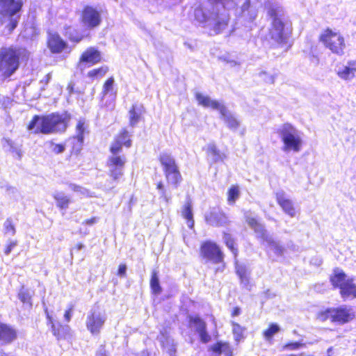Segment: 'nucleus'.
<instances>
[{"mask_svg":"<svg viewBox=\"0 0 356 356\" xmlns=\"http://www.w3.org/2000/svg\"><path fill=\"white\" fill-rule=\"evenodd\" d=\"M241 4V14L247 15L250 20L256 17L257 5L251 0H207V4L197 7L194 10L195 19L204 26L213 29L216 33L222 31L229 19L228 10Z\"/></svg>","mask_w":356,"mask_h":356,"instance_id":"obj_1","label":"nucleus"},{"mask_svg":"<svg viewBox=\"0 0 356 356\" xmlns=\"http://www.w3.org/2000/svg\"><path fill=\"white\" fill-rule=\"evenodd\" d=\"M70 119V116L67 113H51L42 116L35 115L28 125V129L33 130L34 134H49L63 132L67 127Z\"/></svg>","mask_w":356,"mask_h":356,"instance_id":"obj_2","label":"nucleus"},{"mask_svg":"<svg viewBox=\"0 0 356 356\" xmlns=\"http://www.w3.org/2000/svg\"><path fill=\"white\" fill-rule=\"evenodd\" d=\"M26 49L3 47L0 49V73L3 79L10 77L19 67V59H27Z\"/></svg>","mask_w":356,"mask_h":356,"instance_id":"obj_3","label":"nucleus"},{"mask_svg":"<svg viewBox=\"0 0 356 356\" xmlns=\"http://www.w3.org/2000/svg\"><path fill=\"white\" fill-rule=\"evenodd\" d=\"M195 98L199 104L202 106L211 107L214 110L218 111L221 118L229 129L234 131L237 130L240 126V122L223 104L218 101L213 100L209 96H205L200 92L195 94Z\"/></svg>","mask_w":356,"mask_h":356,"instance_id":"obj_4","label":"nucleus"},{"mask_svg":"<svg viewBox=\"0 0 356 356\" xmlns=\"http://www.w3.org/2000/svg\"><path fill=\"white\" fill-rule=\"evenodd\" d=\"M268 13L273 19L272 29L270 31L271 38L279 44L285 43L288 33L285 29L283 8L278 4H272L268 8Z\"/></svg>","mask_w":356,"mask_h":356,"instance_id":"obj_5","label":"nucleus"},{"mask_svg":"<svg viewBox=\"0 0 356 356\" xmlns=\"http://www.w3.org/2000/svg\"><path fill=\"white\" fill-rule=\"evenodd\" d=\"M284 145L282 149L288 152L293 151L299 152L301 149L302 140L300 131L290 123L282 124L277 130Z\"/></svg>","mask_w":356,"mask_h":356,"instance_id":"obj_6","label":"nucleus"},{"mask_svg":"<svg viewBox=\"0 0 356 356\" xmlns=\"http://www.w3.org/2000/svg\"><path fill=\"white\" fill-rule=\"evenodd\" d=\"M22 0H0V20L2 24L9 21L6 27L10 31L17 26L19 18L17 14L22 7Z\"/></svg>","mask_w":356,"mask_h":356,"instance_id":"obj_7","label":"nucleus"},{"mask_svg":"<svg viewBox=\"0 0 356 356\" xmlns=\"http://www.w3.org/2000/svg\"><path fill=\"white\" fill-rule=\"evenodd\" d=\"M159 160L168 184L177 188L181 181L182 177L175 159L168 153H162Z\"/></svg>","mask_w":356,"mask_h":356,"instance_id":"obj_8","label":"nucleus"},{"mask_svg":"<svg viewBox=\"0 0 356 356\" xmlns=\"http://www.w3.org/2000/svg\"><path fill=\"white\" fill-rule=\"evenodd\" d=\"M107 316L104 312H102L96 308L91 309L86 317V328L92 335H98L103 328Z\"/></svg>","mask_w":356,"mask_h":356,"instance_id":"obj_9","label":"nucleus"},{"mask_svg":"<svg viewBox=\"0 0 356 356\" xmlns=\"http://www.w3.org/2000/svg\"><path fill=\"white\" fill-rule=\"evenodd\" d=\"M320 39L325 46L330 49L332 53L338 55L343 54L345 42L343 38L340 33L333 32L330 29H327L324 33L321 35Z\"/></svg>","mask_w":356,"mask_h":356,"instance_id":"obj_10","label":"nucleus"},{"mask_svg":"<svg viewBox=\"0 0 356 356\" xmlns=\"http://www.w3.org/2000/svg\"><path fill=\"white\" fill-rule=\"evenodd\" d=\"M324 315V318H330L332 321L337 322L340 324L349 322L355 316L352 309L344 306L336 309H328L322 316Z\"/></svg>","mask_w":356,"mask_h":356,"instance_id":"obj_11","label":"nucleus"},{"mask_svg":"<svg viewBox=\"0 0 356 356\" xmlns=\"http://www.w3.org/2000/svg\"><path fill=\"white\" fill-rule=\"evenodd\" d=\"M200 251L204 259L213 264H219L223 261V254L214 243L205 242L202 245Z\"/></svg>","mask_w":356,"mask_h":356,"instance_id":"obj_12","label":"nucleus"},{"mask_svg":"<svg viewBox=\"0 0 356 356\" xmlns=\"http://www.w3.org/2000/svg\"><path fill=\"white\" fill-rule=\"evenodd\" d=\"M81 21L86 27L94 29L102 22L100 13L92 6H87L82 11Z\"/></svg>","mask_w":356,"mask_h":356,"instance_id":"obj_13","label":"nucleus"},{"mask_svg":"<svg viewBox=\"0 0 356 356\" xmlns=\"http://www.w3.org/2000/svg\"><path fill=\"white\" fill-rule=\"evenodd\" d=\"M102 56L99 51L95 47L88 48L81 56L78 63V68L83 71L86 65H93L101 61Z\"/></svg>","mask_w":356,"mask_h":356,"instance_id":"obj_14","label":"nucleus"},{"mask_svg":"<svg viewBox=\"0 0 356 356\" xmlns=\"http://www.w3.org/2000/svg\"><path fill=\"white\" fill-rule=\"evenodd\" d=\"M207 224L213 227H223L229 224L228 218L219 209L213 208L204 215Z\"/></svg>","mask_w":356,"mask_h":356,"instance_id":"obj_15","label":"nucleus"},{"mask_svg":"<svg viewBox=\"0 0 356 356\" xmlns=\"http://www.w3.org/2000/svg\"><path fill=\"white\" fill-rule=\"evenodd\" d=\"M246 222L249 227L252 229L256 234V237L260 240L262 244L266 241L271 235L268 234L265 226L259 222L255 218L250 216H246Z\"/></svg>","mask_w":356,"mask_h":356,"instance_id":"obj_16","label":"nucleus"},{"mask_svg":"<svg viewBox=\"0 0 356 356\" xmlns=\"http://www.w3.org/2000/svg\"><path fill=\"white\" fill-rule=\"evenodd\" d=\"M276 200L283 211L291 218L296 216V211L293 202L281 191L276 193Z\"/></svg>","mask_w":356,"mask_h":356,"instance_id":"obj_17","label":"nucleus"},{"mask_svg":"<svg viewBox=\"0 0 356 356\" xmlns=\"http://www.w3.org/2000/svg\"><path fill=\"white\" fill-rule=\"evenodd\" d=\"M17 338V330L10 325L0 322V343L9 344Z\"/></svg>","mask_w":356,"mask_h":356,"instance_id":"obj_18","label":"nucleus"},{"mask_svg":"<svg viewBox=\"0 0 356 356\" xmlns=\"http://www.w3.org/2000/svg\"><path fill=\"white\" fill-rule=\"evenodd\" d=\"M190 323L193 325L195 331L199 334L200 341L206 343L211 340V336L207 331V323L201 318L191 317Z\"/></svg>","mask_w":356,"mask_h":356,"instance_id":"obj_19","label":"nucleus"},{"mask_svg":"<svg viewBox=\"0 0 356 356\" xmlns=\"http://www.w3.org/2000/svg\"><path fill=\"white\" fill-rule=\"evenodd\" d=\"M157 340L161 346L165 348L170 356H174L176 353V345L174 340L170 337L167 330H161L157 337Z\"/></svg>","mask_w":356,"mask_h":356,"instance_id":"obj_20","label":"nucleus"},{"mask_svg":"<svg viewBox=\"0 0 356 356\" xmlns=\"http://www.w3.org/2000/svg\"><path fill=\"white\" fill-rule=\"evenodd\" d=\"M207 160L210 164L222 162L226 155L221 152L214 143H209L207 147Z\"/></svg>","mask_w":356,"mask_h":356,"instance_id":"obj_21","label":"nucleus"},{"mask_svg":"<svg viewBox=\"0 0 356 356\" xmlns=\"http://www.w3.org/2000/svg\"><path fill=\"white\" fill-rule=\"evenodd\" d=\"M235 268L237 275L239 277L241 283L244 286H248L250 282V269L249 266L243 263L235 262Z\"/></svg>","mask_w":356,"mask_h":356,"instance_id":"obj_22","label":"nucleus"},{"mask_svg":"<svg viewBox=\"0 0 356 356\" xmlns=\"http://www.w3.org/2000/svg\"><path fill=\"white\" fill-rule=\"evenodd\" d=\"M66 47V43L57 33L49 34L48 47L53 53H60Z\"/></svg>","mask_w":356,"mask_h":356,"instance_id":"obj_23","label":"nucleus"},{"mask_svg":"<svg viewBox=\"0 0 356 356\" xmlns=\"http://www.w3.org/2000/svg\"><path fill=\"white\" fill-rule=\"evenodd\" d=\"M353 278H348V282L339 289L343 299H354L356 298V285L353 283Z\"/></svg>","mask_w":356,"mask_h":356,"instance_id":"obj_24","label":"nucleus"},{"mask_svg":"<svg viewBox=\"0 0 356 356\" xmlns=\"http://www.w3.org/2000/svg\"><path fill=\"white\" fill-rule=\"evenodd\" d=\"M346 273L339 269H335L330 277V282L334 288L340 289L348 282Z\"/></svg>","mask_w":356,"mask_h":356,"instance_id":"obj_25","label":"nucleus"},{"mask_svg":"<svg viewBox=\"0 0 356 356\" xmlns=\"http://www.w3.org/2000/svg\"><path fill=\"white\" fill-rule=\"evenodd\" d=\"M53 197L56 202V206L59 209L62 210H66L68 209L71 200L70 198L63 192L56 191L54 193Z\"/></svg>","mask_w":356,"mask_h":356,"instance_id":"obj_26","label":"nucleus"},{"mask_svg":"<svg viewBox=\"0 0 356 356\" xmlns=\"http://www.w3.org/2000/svg\"><path fill=\"white\" fill-rule=\"evenodd\" d=\"M266 245L267 247L277 256H282L284 252V248L280 244V241H276L272 236L269 237L264 245Z\"/></svg>","mask_w":356,"mask_h":356,"instance_id":"obj_27","label":"nucleus"},{"mask_svg":"<svg viewBox=\"0 0 356 356\" xmlns=\"http://www.w3.org/2000/svg\"><path fill=\"white\" fill-rule=\"evenodd\" d=\"M182 216L187 220L188 227L192 228L194 225L193 214L192 211V204L190 198H188L184 209L182 210Z\"/></svg>","mask_w":356,"mask_h":356,"instance_id":"obj_28","label":"nucleus"},{"mask_svg":"<svg viewBox=\"0 0 356 356\" xmlns=\"http://www.w3.org/2000/svg\"><path fill=\"white\" fill-rule=\"evenodd\" d=\"M141 109L137 104H134L129 111V124L135 127L140 120L141 116Z\"/></svg>","mask_w":356,"mask_h":356,"instance_id":"obj_29","label":"nucleus"},{"mask_svg":"<svg viewBox=\"0 0 356 356\" xmlns=\"http://www.w3.org/2000/svg\"><path fill=\"white\" fill-rule=\"evenodd\" d=\"M356 72L355 67L350 66L339 67L337 71L339 76L345 80H350L355 77Z\"/></svg>","mask_w":356,"mask_h":356,"instance_id":"obj_30","label":"nucleus"},{"mask_svg":"<svg viewBox=\"0 0 356 356\" xmlns=\"http://www.w3.org/2000/svg\"><path fill=\"white\" fill-rule=\"evenodd\" d=\"M158 274L159 272L156 270H153L150 279V287L153 293L155 295H159L162 291Z\"/></svg>","mask_w":356,"mask_h":356,"instance_id":"obj_31","label":"nucleus"},{"mask_svg":"<svg viewBox=\"0 0 356 356\" xmlns=\"http://www.w3.org/2000/svg\"><path fill=\"white\" fill-rule=\"evenodd\" d=\"M108 168V175L112 178L115 182H118L120 179L124 175V168H120L118 165H111L107 163Z\"/></svg>","mask_w":356,"mask_h":356,"instance_id":"obj_32","label":"nucleus"},{"mask_svg":"<svg viewBox=\"0 0 356 356\" xmlns=\"http://www.w3.org/2000/svg\"><path fill=\"white\" fill-rule=\"evenodd\" d=\"M223 240L227 247L234 254V257H236L238 254V249L235 246V240L232 236L227 232H223Z\"/></svg>","mask_w":356,"mask_h":356,"instance_id":"obj_33","label":"nucleus"},{"mask_svg":"<svg viewBox=\"0 0 356 356\" xmlns=\"http://www.w3.org/2000/svg\"><path fill=\"white\" fill-rule=\"evenodd\" d=\"M44 312L46 314L48 323L51 324V331L53 332V334L56 336L58 339L61 338L63 337V334L60 332V330H64V327L60 324H58L56 325L53 323V318L49 315L47 309H45Z\"/></svg>","mask_w":356,"mask_h":356,"instance_id":"obj_34","label":"nucleus"},{"mask_svg":"<svg viewBox=\"0 0 356 356\" xmlns=\"http://www.w3.org/2000/svg\"><path fill=\"white\" fill-rule=\"evenodd\" d=\"M127 159L124 155H111L107 161L108 164L118 165L120 168H124V164Z\"/></svg>","mask_w":356,"mask_h":356,"instance_id":"obj_35","label":"nucleus"},{"mask_svg":"<svg viewBox=\"0 0 356 356\" xmlns=\"http://www.w3.org/2000/svg\"><path fill=\"white\" fill-rule=\"evenodd\" d=\"M121 145H124L127 147H130L131 145V140L129 138V132L126 129H123L115 140Z\"/></svg>","mask_w":356,"mask_h":356,"instance_id":"obj_36","label":"nucleus"},{"mask_svg":"<svg viewBox=\"0 0 356 356\" xmlns=\"http://www.w3.org/2000/svg\"><path fill=\"white\" fill-rule=\"evenodd\" d=\"M245 328L241 327L239 324L233 322L232 323V332L236 341L238 342L244 338L243 332Z\"/></svg>","mask_w":356,"mask_h":356,"instance_id":"obj_37","label":"nucleus"},{"mask_svg":"<svg viewBox=\"0 0 356 356\" xmlns=\"http://www.w3.org/2000/svg\"><path fill=\"white\" fill-rule=\"evenodd\" d=\"M211 349L213 352L220 354L222 352H228L230 353V349L227 343H222L221 341L216 343L211 347Z\"/></svg>","mask_w":356,"mask_h":356,"instance_id":"obj_38","label":"nucleus"},{"mask_svg":"<svg viewBox=\"0 0 356 356\" xmlns=\"http://www.w3.org/2000/svg\"><path fill=\"white\" fill-rule=\"evenodd\" d=\"M279 331V325L275 323H272L270 325L268 329L264 331V336L266 338V339L269 340Z\"/></svg>","mask_w":356,"mask_h":356,"instance_id":"obj_39","label":"nucleus"},{"mask_svg":"<svg viewBox=\"0 0 356 356\" xmlns=\"http://www.w3.org/2000/svg\"><path fill=\"white\" fill-rule=\"evenodd\" d=\"M108 70V67L102 66L99 68L94 69V70L88 72V77H102L106 74Z\"/></svg>","mask_w":356,"mask_h":356,"instance_id":"obj_40","label":"nucleus"},{"mask_svg":"<svg viewBox=\"0 0 356 356\" xmlns=\"http://www.w3.org/2000/svg\"><path fill=\"white\" fill-rule=\"evenodd\" d=\"M65 34L69 37L71 41L79 42L82 40V37L79 35L76 31L72 27L67 28Z\"/></svg>","mask_w":356,"mask_h":356,"instance_id":"obj_41","label":"nucleus"},{"mask_svg":"<svg viewBox=\"0 0 356 356\" xmlns=\"http://www.w3.org/2000/svg\"><path fill=\"white\" fill-rule=\"evenodd\" d=\"M239 197V190L238 186H232L228 191V202L229 204H234Z\"/></svg>","mask_w":356,"mask_h":356,"instance_id":"obj_42","label":"nucleus"},{"mask_svg":"<svg viewBox=\"0 0 356 356\" xmlns=\"http://www.w3.org/2000/svg\"><path fill=\"white\" fill-rule=\"evenodd\" d=\"M114 79L113 77L108 78L104 83L103 86L102 95L105 96L108 93H111L113 90V85H114Z\"/></svg>","mask_w":356,"mask_h":356,"instance_id":"obj_43","label":"nucleus"},{"mask_svg":"<svg viewBox=\"0 0 356 356\" xmlns=\"http://www.w3.org/2000/svg\"><path fill=\"white\" fill-rule=\"evenodd\" d=\"M259 76L266 83L273 84L275 82V79L277 76L276 74H270L266 71H261L258 74Z\"/></svg>","mask_w":356,"mask_h":356,"instance_id":"obj_44","label":"nucleus"},{"mask_svg":"<svg viewBox=\"0 0 356 356\" xmlns=\"http://www.w3.org/2000/svg\"><path fill=\"white\" fill-rule=\"evenodd\" d=\"M19 299L23 302V303H28L31 307V296L29 293V291L26 289H22L19 294H18Z\"/></svg>","mask_w":356,"mask_h":356,"instance_id":"obj_45","label":"nucleus"},{"mask_svg":"<svg viewBox=\"0 0 356 356\" xmlns=\"http://www.w3.org/2000/svg\"><path fill=\"white\" fill-rule=\"evenodd\" d=\"M85 131L84 128V122L81 120H79L76 125V138L77 139L78 142L80 144H82L83 143L84 137H83V133Z\"/></svg>","mask_w":356,"mask_h":356,"instance_id":"obj_46","label":"nucleus"},{"mask_svg":"<svg viewBox=\"0 0 356 356\" xmlns=\"http://www.w3.org/2000/svg\"><path fill=\"white\" fill-rule=\"evenodd\" d=\"M3 227L6 234H9L11 236H14L15 234L16 230L10 218L6 220L3 223Z\"/></svg>","mask_w":356,"mask_h":356,"instance_id":"obj_47","label":"nucleus"},{"mask_svg":"<svg viewBox=\"0 0 356 356\" xmlns=\"http://www.w3.org/2000/svg\"><path fill=\"white\" fill-rule=\"evenodd\" d=\"M156 188L159 190L160 197L163 198L167 203L169 202L171 197L167 195L166 191L162 182H159L157 184Z\"/></svg>","mask_w":356,"mask_h":356,"instance_id":"obj_48","label":"nucleus"},{"mask_svg":"<svg viewBox=\"0 0 356 356\" xmlns=\"http://www.w3.org/2000/svg\"><path fill=\"white\" fill-rule=\"evenodd\" d=\"M304 346L305 344L301 342H290L283 346V350H295Z\"/></svg>","mask_w":356,"mask_h":356,"instance_id":"obj_49","label":"nucleus"},{"mask_svg":"<svg viewBox=\"0 0 356 356\" xmlns=\"http://www.w3.org/2000/svg\"><path fill=\"white\" fill-rule=\"evenodd\" d=\"M50 148L53 152L55 154H60L63 153L65 149V145L62 144H55L53 142L50 143Z\"/></svg>","mask_w":356,"mask_h":356,"instance_id":"obj_50","label":"nucleus"},{"mask_svg":"<svg viewBox=\"0 0 356 356\" xmlns=\"http://www.w3.org/2000/svg\"><path fill=\"white\" fill-rule=\"evenodd\" d=\"M122 145L118 143L116 140L111 145L110 151L111 155H119V153L122 150Z\"/></svg>","mask_w":356,"mask_h":356,"instance_id":"obj_51","label":"nucleus"},{"mask_svg":"<svg viewBox=\"0 0 356 356\" xmlns=\"http://www.w3.org/2000/svg\"><path fill=\"white\" fill-rule=\"evenodd\" d=\"M220 59L227 63V64H229L231 67H234L239 65L237 61H236L234 59H232L229 55L222 56L220 58Z\"/></svg>","mask_w":356,"mask_h":356,"instance_id":"obj_52","label":"nucleus"},{"mask_svg":"<svg viewBox=\"0 0 356 356\" xmlns=\"http://www.w3.org/2000/svg\"><path fill=\"white\" fill-rule=\"evenodd\" d=\"M17 245V242L16 241H10L8 246L6 247L4 251V253L6 255H8Z\"/></svg>","mask_w":356,"mask_h":356,"instance_id":"obj_53","label":"nucleus"},{"mask_svg":"<svg viewBox=\"0 0 356 356\" xmlns=\"http://www.w3.org/2000/svg\"><path fill=\"white\" fill-rule=\"evenodd\" d=\"M95 356H109L104 345H101L96 351Z\"/></svg>","mask_w":356,"mask_h":356,"instance_id":"obj_54","label":"nucleus"},{"mask_svg":"<svg viewBox=\"0 0 356 356\" xmlns=\"http://www.w3.org/2000/svg\"><path fill=\"white\" fill-rule=\"evenodd\" d=\"M74 305H71L69 309L65 312L64 318L67 322H70L72 316Z\"/></svg>","mask_w":356,"mask_h":356,"instance_id":"obj_55","label":"nucleus"},{"mask_svg":"<svg viewBox=\"0 0 356 356\" xmlns=\"http://www.w3.org/2000/svg\"><path fill=\"white\" fill-rule=\"evenodd\" d=\"M127 272V266L125 264H120L118 268V275L120 277H124Z\"/></svg>","mask_w":356,"mask_h":356,"instance_id":"obj_56","label":"nucleus"},{"mask_svg":"<svg viewBox=\"0 0 356 356\" xmlns=\"http://www.w3.org/2000/svg\"><path fill=\"white\" fill-rule=\"evenodd\" d=\"M70 188L71 190H72V191H74L75 192H80L81 193H84L85 188H82L80 186H78V185H76V184H70Z\"/></svg>","mask_w":356,"mask_h":356,"instance_id":"obj_57","label":"nucleus"},{"mask_svg":"<svg viewBox=\"0 0 356 356\" xmlns=\"http://www.w3.org/2000/svg\"><path fill=\"white\" fill-rule=\"evenodd\" d=\"M98 221V218L97 217H93L90 219H88L86 220H85L83 224H86V225H92L95 223H97Z\"/></svg>","mask_w":356,"mask_h":356,"instance_id":"obj_58","label":"nucleus"},{"mask_svg":"<svg viewBox=\"0 0 356 356\" xmlns=\"http://www.w3.org/2000/svg\"><path fill=\"white\" fill-rule=\"evenodd\" d=\"M3 141L5 143H3V146L5 147L6 145H8L9 147H10V149H14V143L13 142L10 140V139H7V138H3Z\"/></svg>","mask_w":356,"mask_h":356,"instance_id":"obj_59","label":"nucleus"},{"mask_svg":"<svg viewBox=\"0 0 356 356\" xmlns=\"http://www.w3.org/2000/svg\"><path fill=\"white\" fill-rule=\"evenodd\" d=\"M3 141L5 143H3V146L5 147L6 145H8L9 147H10V149H14V143L13 142L10 140V139H7V138H3Z\"/></svg>","mask_w":356,"mask_h":356,"instance_id":"obj_60","label":"nucleus"},{"mask_svg":"<svg viewBox=\"0 0 356 356\" xmlns=\"http://www.w3.org/2000/svg\"><path fill=\"white\" fill-rule=\"evenodd\" d=\"M10 151L16 153L19 158H21V150L17 149L15 146H14V149H10Z\"/></svg>","mask_w":356,"mask_h":356,"instance_id":"obj_61","label":"nucleus"},{"mask_svg":"<svg viewBox=\"0 0 356 356\" xmlns=\"http://www.w3.org/2000/svg\"><path fill=\"white\" fill-rule=\"evenodd\" d=\"M240 309L238 307H235L233 312H232V316H238L240 314Z\"/></svg>","mask_w":356,"mask_h":356,"instance_id":"obj_62","label":"nucleus"},{"mask_svg":"<svg viewBox=\"0 0 356 356\" xmlns=\"http://www.w3.org/2000/svg\"><path fill=\"white\" fill-rule=\"evenodd\" d=\"M265 294L268 298H273L275 296V294H271L269 289H268L266 291H265Z\"/></svg>","mask_w":356,"mask_h":356,"instance_id":"obj_63","label":"nucleus"},{"mask_svg":"<svg viewBox=\"0 0 356 356\" xmlns=\"http://www.w3.org/2000/svg\"><path fill=\"white\" fill-rule=\"evenodd\" d=\"M84 248V245L82 243H79L76 245V249L77 250H81Z\"/></svg>","mask_w":356,"mask_h":356,"instance_id":"obj_64","label":"nucleus"}]
</instances>
